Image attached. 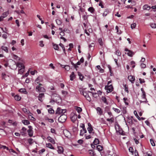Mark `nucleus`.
Returning <instances> with one entry per match:
<instances>
[{"instance_id":"864d4df0","label":"nucleus","mask_w":156,"mask_h":156,"mask_svg":"<svg viewBox=\"0 0 156 156\" xmlns=\"http://www.w3.org/2000/svg\"><path fill=\"white\" fill-rule=\"evenodd\" d=\"M39 45L42 47L44 46V44H43V41H40L39 42Z\"/></svg>"},{"instance_id":"5701e85b","label":"nucleus","mask_w":156,"mask_h":156,"mask_svg":"<svg viewBox=\"0 0 156 156\" xmlns=\"http://www.w3.org/2000/svg\"><path fill=\"white\" fill-rule=\"evenodd\" d=\"M106 120L108 122H109L110 123H112L114 122V119L113 117H112L110 119H107Z\"/></svg>"},{"instance_id":"7ed1b4c3","label":"nucleus","mask_w":156,"mask_h":156,"mask_svg":"<svg viewBox=\"0 0 156 156\" xmlns=\"http://www.w3.org/2000/svg\"><path fill=\"white\" fill-rule=\"evenodd\" d=\"M67 118V116L66 115L62 114L58 118V121L61 123L64 122H65Z\"/></svg>"},{"instance_id":"69168bd1","label":"nucleus","mask_w":156,"mask_h":156,"mask_svg":"<svg viewBox=\"0 0 156 156\" xmlns=\"http://www.w3.org/2000/svg\"><path fill=\"white\" fill-rule=\"evenodd\" d=\"M84 136L86 139H90L91 137L90 135H87V134H85Z\"/></svg>"},{"instance_id":"6ab92c4d","label":"nucleus","mask_w":156,"mask_h":156,"mask_svg":"<svg viewBox=\"0 0 156 156\" xmlns=\"http://www.w3.org/2000/svg\"><path fill=\"white\" fill-rule=\"evenodd\" d=\"M46 147L49 148L51 149H55L54 147L52 146V145L51 143H46Z\"/></svg>"},{"instance_id":"393cba45","label":"nucleus","mask_w":156,"mask_h":156,"mask_svg":"<svg viewBox=\"0 0 156 156\" xmlns=\"http://www.w3.org/2000/svg\"><path fill=\"white\" fill-rule=\"evenodd\" d=\"M1 48H2V49L6 53L8 52V48L7 47L3 45V46H2Z\"/></svg>"},{"instance_id":"13d9d810","label":"nucleus","mask_w":156,"mask_h":156,"mask_svg":"<svg viewBox=\"0 0 156 156\" xmlns=\"http://www.w3.org/2000/svg\"><path fill=\"white\" fill-rule=\"evenodd\" d=\"M13 58L16 60H20V58L18 57L17 56L15 55H13Z\"/></svg>"},{"instance_id":"c9c22d12","label":"nucleus","mask_w":156,"mask_h":156,"mask_svg":"<svg viewBox=\"0 0 156 156\" xmlns=\"http://www.w3.org/2000/svg\"><path fill=\"white\" fill-rule=\"evenodd\" d=\"M89 154H90L91 156H94L95 154L92 150H89Z\"/></svg>"},{"instance_id":"f3484780","label":"nucleus","mask_w":156,"mask_h":156,"mask_svg":"<svg viewBox=\"0 0 156 156\" xmlns=\"http://www.w3.org/2000/svg\"><path fill=\"white\" fill-rule=\"evenodd\" d=\"M77 116L76 115H74L71 117V120L73 122H75L77 119Z\"/></svg>"},{"instance_id":"58836bf2","label":"nucleus","mask_w":156,"mask_h":156,"mask_svg":"<svg viewBox=\"0 0 156 156\" xmlns=\"http://www.w3.org/2000/svg\"><path fill=\"white\" fill-rule=\"evenodd\" d=\"M0 149H6L7 150H9V148L5 146L2 145L0 144Z\"/></svg>"},{"instance_id":"680f3d73","label":"nucleus","mask_w":156,"mask_h":156,"mask_svg":"<svg viewBox=\"0 0 156 156\" xmlns=\"http://www.w3.org/2000/svg\"><path fill=\"white\" fill-rule=\"evenodd\" d=\"M150 142H151V145L153 146H154L155 145V144L153 140L152 139H150Z\"/></svg>"},{"instance_id":"ea45409f","label":"nucleus","mask_w":156,"mask_h":156,"mask_svg":"<svg viewBox=\"0 0 156 156\" xmlns=\"http://www.w3.org/2000/svg\"><path fill=\"white\" fill-rule=\"evenodd\" d=\"M97 148L98 151H101L103 149L102 146L101 145H98L97 146Z\"/></svg>"},{"instance_id":"bb28decb","label":"nucleus","mask_w":156,"mask_h":156,"mask_svg":"<svg viewBox=\"0 0 156 156\" xmlns=\"http://www.w3.org/2000/svg\"><path fill=\"white\" fill-rule=\"evenodd\" d=\"M75 108L76 111L79 113H80L82 111V109L81 108L78 107H75Z\"/></svg>"},{"instance_id":"a18cd8bd","label":"nucleus","mask_w":156,"mask_h":156,"mask_svg":"<svg viewBox=\"0 0 156 156\" xmlns=\"http://www.w3.org/2000/svg\"><path fill=\"white\" fill-rule=\"evenodd\" d=\"M31 69V68H30L29 69V70L28 71L25 73V74L24 75H23L22 76V78H24V77H26L29 74V71H30V70Z\"/></svg>"},{"instance_id":"20e7f679","label":"nucleus","mask_w":156,"mask_h":156,"mask_svg":"<svg viewBox=\"0 0 156 156\" xmlns=\"http://www.w3.org/2000/svg\"><path fill=\"white\" fill-rule=\"evenodd\" d=\"M81 94H82L86 98V99L89 101H91V98L89 97L88 94L86 91H83V90H81L80 91Z\"/></svg>"},{"instance_id":"72a5a7b5","label":"nucleus","mask_w":156,"mask_h":156,"mask_svg":"<svg viewBox=\"0 0 156 156\" xmlns=\"http://www.w3.org/2000/svg\"><path fill=\"white\" fill-rule=\"evenodd\" d=\"M109 13V11L108 10H106L102 14V16L103 17L106 16Z\"/></svg>"},{"instance_id":"2eb2a0df","label":"nucleus","mask_w":156,"mask_h":156,"mask_svg":"<svg viewBox=\"0 0 156 156\" xmlns=\"http://www.w3.org/2000/svg\"><path fill=\"white\" fill-rule=\"evenodd\" d=\"M63 133L65 136L69 138L70 137V133L68 131L65 130L63 131Z\"/></svg>"},{"instance_id":"a211bd4d","label":"nucleus","mask_w":156,"mask_h":156,"mask_svg":"<svg viewBox=\"0 0 156 156\" xmlns=\"http://www.w3.org/2000/svg\"><path fill=\"white\" fill-rule=\"evenodd\" d=\"M2 77L3 79L6 80L7 78L9 77V76L6 75V74L4 73H2Z\"/></svg>"},{"instance_id":"f704fd0d","label":"nucleus","mask_w":156,"mask_h":156,"mask_svg":"<svg viewBox=\"0 0 156 156\" xmlns=\"http://www.w3.org/2000/svg\"><path fill=\"white\" fill-rule=\"evenodd\" d=\"M14 98L15 100L18 101H20L21 99V97L18 95L15 96Z\"/></svg>"},{"instance_id":"f8f14e48","label":"nucleus","mask_w":156,"mask_h":156,"mask_svg":"<svg viewBox=\"0 0 156 156\" xmlns=\"http://www.w3.org/2000/svg\"><path fill=\"white\" fill-rule=\"evenodd\" d=\"M15 64L16 67H18L19 68H23L25 67L23 64L21 62H18L15 63Z\"/></svg>"},{"instance_id":"2f4dec72","label":"nucleus","mask_w":156,"mask_h":156,"mask_svg":"<svg viewBox=\"0 0 156 156\" xmlns=\"http://www.w3.org/2000/svg\"><path fill=\"white\" fill-rule=\"evenodd\" d=\"M101 100L106 105H108V103L107 101V99L104 96H102L101 97Z\"/></svg>"},{"instance_id":"c756f323","label":"nucleus","mask_w":156,"mask_h":156,"mask_svg":"<svg viewBox=\"0 0 156 156\" xmlns=\"http://www.w3.org/2000/svg\"><path fill=\"white\" fill-rule=\"evenodd\" d=\"M9 14V11H8L3 13L1 16L3 17V18H4L6 17Z\"/></svg>"},{"instance_id":"0eeeda50","label":"nucleus","mask_w":156,"mask_h":156,"mask_svg":"<svg viewBox=\"0 0 156 156\" xmlns=\"http://www.w3.org/2000/svg\"><path fill=\"white\" fill-rule=\"evenodd\" d=\"M125 51H126L128 52L127 54L128 55L129 57H132L134 54V53L132 51L129 50L127 48H125Z\"/></svg>"},{"instance_id":"e2e57ef3","label":"nucleus","mask_w":156,"mask_h":156,"mask_svg":"<svg viewBox=\"0 0 156 156\" xmlns=\"http://www.w3.org/2000/svg\"><path fill=\"white\" fill-rule=\"evenodd\" d=\"M59 45L62 48L63 51L65 53V47H64V46L63 45V44H61V43H60L59 44Z\"/></svg>"},{"instance_id":"5fc2aeb1","label":"nucleus","mask_w":156,"mask_h":156,"mask_svg":"<svg viewBox=\"0 0 156 156\" xmlns=\"http://www.w3.org/2000/svg\"><path fill=\"white\" fill-rule=\"evenodd\" d=\"M127 122L130 124H132L133 123V120L131 118H128Z\"/></svg>"},{"instance_id":"4468645a","label":"nucleus","mask_w":156,"mask_h":156,"mask_svg":"<svg viewBox=\"0 0 156 156\" xmlns=\"http://www.w3.org/2000/svg\"><path fill=\"white\" fill-rule=\"evenodd\" d=\"M44 95L43 93L39 94L38 96V100L41 102L42 101V98H44Z\"/></svg>"},{"instance_id":"473e14b6","label":"nucleus","mask_w":156,"mask_h":156,"mask_svg":"<svg viewBox=\"0 0 156 156\" xmlns=\"http://www.w3.org/2000/svg\"><path fill=\"white\" fill-rule=\"evenodd\" d=\"M22 122L25 125H28L30 124L29 121L27 120H23L22 121Z\"/></svg>"},{"instance_id":"8fccbe9b","label":"nucleus","mask_w":156,"mask_h":156,"mask_svg":"<svg viewBox=\"0 0 156 156\" xmlns=\"http://www.w3.org/2000/svg\"><path fill=\"white\" fill-rule=\"evenodd\" d=\"M141 97L142 99H144V100H147L146 98V93L142 94V95L141 96Z\"/></svg>"},{"instance_id":"dca6fc26","label":"nucleus","mask_w":156,"mask_h":156,"mask_svg":"<svg viewBox=\"0 0 156 156\" xmlns=\"http://www.w3.org/2000/svg\"><path fill=\"white\" fill-rule=\"evenodd\" d=\"M129 80L132 83H133L135 81V77L132 76H129L128 77Z\"/></svg>"},{"instance_id":"cd10ccee","label":"nucleus","mask_w":156,"mask_h":156,"mask_svg":"<svg viewBox=\"0 0 156 156\" xmlns=\"http://www.w3.org/2000/svg\"><path fill=\"white\" fill-rule=\"evenodd\" d=\"M27 132L28 133V135L30 136L31 137L33 136V131L32 129H28L27 130Z\"/></svg>"},{"instance_id":"7c9ffc66","label":"nucleus","mask_w":156,"mask_h":156,"mask_svg":"<svg viewBox=\"0 0 156 156\" xmlns=\"http://www.w3.org/2000/svg\"><path fill=\"white\" fill-rule=\"evenodd\" d=\"M96 67L97 68V69L99 70V72L100 73H103L104 72V70L103 69H102L100 66H96Z\"/></svg>"},{"instance_id":"aec40b11","label":"nucleus","mask_w":156,"mask_h":156,"mask_svg":"<svg viewBox=\"0 0 156 156\" xmlns=\"http://www.w3.org/2000/svg\"><path fill=\"white\" fill-rule=\"evenodd\" d=\"M143 9L144 10H149L150 9V7L147 5H145L143 6Z\"/></svg>"},{"instance_id":"774afa93","label":"nucleus","mask_w":156,"mask_h":156,"mask_svg":"<svg viewBox=\"0 0 156 156\" xmlns=\"http://www.w3.org/2000/svg\"><path fill=\"white\" fill-rule=\"evenodd\" d=\"M62 94L64 96L67 95L68 93L66 91L62 90Z\"/></svg>"},{"instance_id":"39448f33","label":"nucleus","mask_w":156,"mask_h":156,"mask_svg":"<svg viewBox=\"0 0 156 156\" xmlns=\"http://www.w3.org/2000/svg\"><path fill=\"white\" fill-rule=\"evenodd\" d=\"M51 100L50 101V103H53L57 101L58 98H59L58 95L57 94H53L51 96Z\"/></svg>"},{"instance_id":"49530a36","label":"nucleus","mask_w":156,"mask_h":156,"mask_svg":"<svg viewBox=\"0 0 156 156\" xmlns=\"http://www.w3.org/2000/svg\"><path fill=\"white\" fill-rule=\"evenodd\" d=\"M126 108L125 107H123L122 108L121 110L122 111V112L123 114H125L126 113Z\"/></svg>"},{"instance_id":"c85d7f7f","label":"nucleus","mask_w":156,"mask_h":156,"mask_svg":"<svg viewBox=\"0 0 156 156\" xmlns=\"http://www.w3.org/2000/svg\"><path fill=\"white\" fill-rule=\"evenodd\" d=\"M25 67L23 68H21L18 69V73L19 74H22L24 72Z\"/></svg>"},{"instance_id":"423d86ee","label":"nucleus","mask_w":156,"mask_h":156,"mask_svg":"<svg viewBox=\"0 0 156 156\" xmlns=\"http://www.w3.org/2000/svg\"><path fill=\"white\" fill-rule=\"evenodd\" d=\"M105 89L107 90L108 93L111 92L113 89V87L112 84L109 85L105 86Z\"/></svg>"},{"instance_id":"052dcab7","label":"nucleus","mask_w":156,"mask_h":156,"mask_svg":"<svg viewBox=\"0 0 156 156\" xmlns=\"http://www.w3.org/2000/svg\"><path fill=\"white\" fill-rule=\"evenodd\" d=\"M78 76L80 77V79L82 80H83V78H84L83 76H82V74H81V73H78Z\"/></svg>"},{"instance_id":"f257e3e1","label":"nucleus","mask_w":156,"mask_h":156,"mask_svg":"<svg viewBox=\"0 0 156 156\" xmlns=\"http://www.w3.org/2000/svg\"><path fill=\"white\" fill-rule=\"evenodd\" d=\"M66 112V109H61V108L58 107L57 108L55 111V114L56 115H59L63 114Z\"/></svg>"},{"instance_id":"9b49d317","label":"nucleus","mask_w":156,"mask_h":156,"mask_svg":"<svg viewBox=\"0 0 156 156\" xmlns=\"http://www.w3.org/2000/svg\"><path fill=\"white\" fill-rule=\"evenodd\" d=\"M97 113L99 115H103V111L100 107H97L96 108Z\"/></svg>"},{"instance_id":"603ef678","label":"nucleus","mask_w":156,"mask_h":156,"mask_svg":"<svg viewBox=\"0 0 156 156\" xmlns=\"http://www.w3.org/2000/svg\"><path fill=\"white\" fill-rule=\"evenodd\" d=\"M56 22L57 24H58V25H60L62 23L61 21L59 19L56 20Z\"/></svg>"},{"instance_id":"4c0bfd02","label":"nucleus","mask_w":156,"mask_h":156,"mask_svg":"<svg viewBox=\"0 0 156 156\" xmlns=\"http://www.w3.org/2000/svg\"><path fill=\"white\" fill-rule=\"evenodd\" d=\"M115 30H116V33L119 34H121V31L120 30H119V27L118 26H116L115 28Z\"/></svg>"},{"instance_id":"6e6552de","label":"nucleus","mask_w":156,"mask_h":156,"mask_svg":"<svg viewBox=\"0 0 156 156\" xmlns=\"http://www.w3.org/2000/svg\"><path fill=\"white\" fill-rule=\"evenodd\" d=\"M42 81V78L41 76H38L35 80L34 83L36 84L39 83Z\"/></svg>"},{"instance_id":"f03ea898","label":"nucleus","mask_w":156,"mask_h":156,"mask_svg":"<svg viewBox=\"0 0 156 156\" xmlns=\"http://www.w3.org/2000/svg\"><path fill=\"white\" fill-rule=\"evenodd\" d=\"M42 84L39 83L36 87V91L38 92H44L45 91V89L43 87L41 86Z\"/></svg>"},{"instance_id":"09e8293b","label":"nucleus","mask_w":156,"mask_h":156,"mask_svg":"<svg viewBox=\"0 0 156 156\" xmlns=\"http://www.w3.org/2000/svg\"><path fill=\"white\" fill-rule=\"evenodd\" d=\"M98 42L100 44V45L101 46H102L103 45V42L102 41V40L101 38H99L98 39Z\"/></svg>"},{"instance_id":"de8ad7c7","label":"nucleus","mask_w":156,"mask_h":156,"mask_svg":"<svg viewBox=\"0 0 156 156\" xmlns=\"http://www.w3.org/2000/svg\"><path fill=\"white\" fill-rule=\"evenodd\" d=\"M112 109L115 112H116V113H119L120 112V110H119V109H118V108H113Z\"/></svg>"},{"instance_id":"c03bdc74","label":"nucleus","mask_w":156,"mask_h":156,"mask_svg":"<svg viewBox=\"0 0 156 156\" xmlns=\"http://www.w3.org/2000/svg\"><path fill=\"white\" fill-rule=\"evenodd\" d=\"M89 92L91 93L93 96L95 98H97L98 96V95L97 93H94L91 91H89Z\"/></svg>"},{"instance_id":"b1692460","label":"nucleus","mask_w":156,"mask_h":156,"mask_svg":"<svg viewBox=\"0 0 156 156\" xmlns=\"http://www.w3.org/2000/svg\"><path fill=\"white\" fill-rule=\"evenodd\" d=\"M19 91L21 93L25 94H27V93L26 90L25 88H21L19 90Z\"/></svg>"},{"instance_id":"6e6d98bb","label":"nucleus","mask_w":156,"mask_h":156,"mask_svg":"<svg viewBox=\"0 0 156 156\" xmlns=\"http://www.w3.org/2000/svg\"><path fill=\"white\" fill-rule=\"evenodd\" d=\"M150 26L153 28H156V24L155 23H151Z\"/></svg>"},{"instance_id":"1a4fd4ad","label":"nucleus","mask_w":156,"mask_h":156,"mask_svg":"<svg viewBox=\"0 0 156 156\" xmlns=\"http://www.w3.org/2000/svg\"><path fill=\"white\" fill-rule=\"evenodd\" d=\"M57 151L59 154H63L64 152V149L63 147L62 146H58Z\"/></svg>"},{"instance_id":"4be33fe9","label":"nucleus","mask_w":156,"mask_h":156,"mask_svg":"<svg viewBox=\"0 0 156 156\" xmlns=\"http://www.w3.org/2000/svg\"><path fill=\"white\" fill-rule=\"evenodd\" d=\"M70 80H73L75 78V75L74 72H72L70 76Z\"/></svg>"},{"instance_id":"4d7b16f0","label":"nucleus","mask_w":156,"mask_h":156,"mask_svg":"<svg viewBox=\"0 0 156 156\" xmlns=\"http://www.w3.org/2000/svg\"><path fill=\"white\" fill-rule=\"evenodd\" d=\"M23 111L25 113H26L27 114H28L30 112V111L29 110H27L26 108H23L22 109Z\"/></svg>"},{"instance_id":"79ce46f5","label":"nucleus","mask_w":156,"mask_h":156,"mask_svg":"<svg viewBox=\"0 0 156 156\" xmlns=\"http://www.w3.org/2000/svg\"><path fill=\"white\" fill-rule=\"evenodd\" d=\"M94 144L95 145H97L99 143V140L98 139L95 138L93 142Z\"/></svg>"},{"instance_id":"a19ab883","label":"nucleus","mask_w":156,"mask_h":156,"mask_svg":"<svg viewBox=\"0 0 156 156\" xmlns=\"http://www.w3.org/2000/svg\"><path fill=\"white\" fill-rule=\"evenodd\" d=\"M88 11L90 12L91 13H93L94 11V9L92 7H90L88 9Z\"/></svg>"},{"instance_id":"a878e982","label":"nucleus","mask_w":156,"mask_h":156,"mask_svg":"<svg viewBox=\"0 0 156 156\" xmlns=\"http://www.w3.org/2000/svg\"><path fill=\"white\" fill-rule=\"evenodd\" d=\"M61 67L64 68L67 71H69L70 69V67L69 65H67L64 66L63 65H61Z\"/></svg>"},{"instance_id":"0e129e2a","label":"nucleus","mask_w":156,"mask_h":156,"mask_svg":"<svg viewBox=\"0 0 156 156\" xmlns=\"http://www.w3.org/2000/svg\"><path fill=\"white\" fill-rule=\"evenodd\" d=\"M130 64H131V65L132 66V67L133 68H134L135 67V62H134V61H131L130 62Z\"/></svg>"},{"instance_id":"3c124183","label":"nucleus","mask_w":156,"mask_h":156,"mask_svg":"<svg viewBox=\"0 0 156 156\" xmlns=\"http://www.w3.org/2000/svg\"><path fill=\"white\" fill-rule=\"evenodd\" d=\"M28 141L29 144H32L34 142L33 139L31 138H30L28 140Z\"/></svg>"},{"instance_id":"e433bc0d","label":"nucleus","mask_w":156,"mask_h":156,"mask_svg":"<svg viewBox=\"0 0 156 156\" xmlns=\"http://www.w3.org/2000/svg\"><path fill=\"white\" fill-rule=\"evenodd\" d=\"M53 46V48L54 49L56 50H58V45L56 44L53 43L52 44Z\"/></svg>"},{"instance_id":"ddd939ff","label":"nucleus","mask_w":156,"mask_h":156,"mask_svg":"<svg viewBox=\"0 0 156 156\" xmlns=\"http://www.w3.org/2000/svg\"><path fill=\"white\" fill-rule=\"evenodd\" d=\"M47 139L48 141L50 142L53 144H55V140L50 136H48Z\"/></svg>"},{"instance_id":"412c9836","label":"nucleus","mask_w":156,"mask_h":156,"mask_svg":"<svg viewBox=\"0 0 156 156\" xmlns=\"http://www.w3.org/2000/svg\"><path fill=\"white\" fill-rule=\"evenodd\" d=\"M87 132V131L86 129H82L80 130V136H83L84 134L86 133Z\"/></svg>"},{"instance_id":"338daca9","label":"nucleus","mask_w":156,"mask_h":156,"mask_svg":"<svg viewBox=\"0 0 156 156\" xmlns=\"http://www.w3.org/2000/svg\"><path fill=\"white\" fill-rule=\"evenodd\" d=\"M136 26V23H133L131 24V27L132 29H133L135 28Z\"/></svg>"},{"instance_id":"bf43d9fd","label":"nucleus","mask_w":156,"mask_h":156,"mask_svg":"<svg viewBox=\"0 0 156 156\" xmlns=\"http://www.w3.org/2000/svg\"><path fill=\"white\" fill-rule=\"evenodd\" d=\"M48 112L51 114H53L54 113V111L51 108H50L48 110Z\"/></svg>"},{"instance_id":"9d476101","label":"nucleus","mask_w":156,"mask_h":156,"mask_svg":"<svg viewBox=\"0 0 156 156\" xmlns=\"http://www.w3.org/2000/svg\"><path fill=\"white\" fill-rule=\"evenodd\" d=\"M87 125L88 126V127L87 128V130L89 133H91L92 131L93 130V129L90 123H88Z\"/></svg>"},{"instance_id":"37998d69","label":"nucleus","mask_w":156,"mask_h":156,"mask_svg":"<svg viewBox=\"0 0 156 156\" xmlns=\"http://www.w3.org/2000/svg\"><path fill=\"white\" fill-rule=\"evenodd\" d=\"M123 85L124 87L125 88V91L127 93H128L129 90H128V86L126 84H124V85L123 84Z\"/></svg>"}]
</instances>
